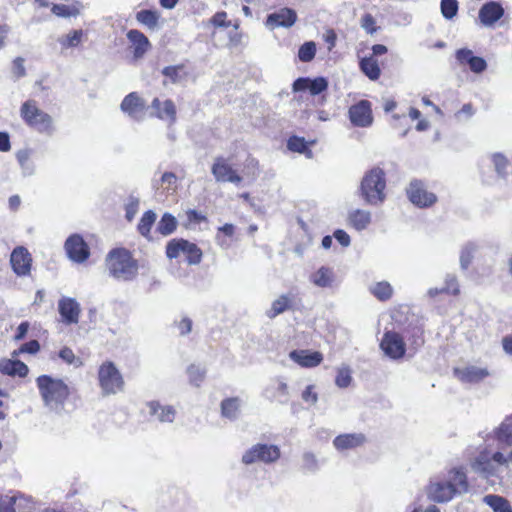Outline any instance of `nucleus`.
Here are the masks:
<instances>
[{
	"mask_svg": "<svg viewBox=\"0 0 512 512\" xmlns=\"http://www.w3.org/2000/svg\"><path fill=\"white\" fill-rule=\"evenodd\" d=\"M109 275L118 281H132L138 274V262L125 248L112 249L106 256Z\"/></svg>",
	"mask_w": 512,
	"mask_h": 512,
	"instance_id": "obj_1",
	"label": "nucleus"
},
{
	"mask_svg": "<svg viewBox=\"0 0 512 512\" xmlns=\"http://www.w3.org/2000/svg\"><path fill=\"white\" fill-rule=\"evenodd\" d=\"M36 383L45 406L51 411L61 413L70 394L64 381L41 375L36 379Z\"/></svg>",
	"mask_w": 512,
	"mask_h": 512,
	"instance_id": "obj_2",
	"label": "nucleus"
},
{
	"mask_svg": "<svg viewBox=\"0 0 512 512\" xmlns=\"http://www.w3.org/2000/svg\"><path fill=\"white\" fill-rule=\"evenodd\" d=\"M385 189L386 177L383 169L374 167L365 173L360 184V194L367 204H382L386 198Z\"/></svg>",
	"mask_w": 512,
	"mask_h": 512,
	"instance_id": "obj_3",
	"label": "nucleus"
},
{
	"mask_svg": "<svg viewBox=\"0 0 512 512\" xmlns=\"http://www.w3.org/2000/svg\"><path fill=\"white\" fill-rule=\"evenodd\" d=\"M98 379L100 387L106 395L116 394L124 386L122 375L112 362H106L100 366Z\"/></svg>",
	"mask_w": 512,
	"mask_h": 512,
	"instance_id": "obj_4",
	"label": "nucleus"
},
{
	"mask_svg": "<svg viewBox=\"0 0 512 512\" xmlns=\"http://www.w3.org/2000/svg\"><path fill=\"white\" fill-rule=\"evenodd\" d=\"M21 114L23 119L39 132L51 133L53 131L51 116L30 102H25L22 105Z\"/></svg>",
	"mask_w": 512,
	"mask_h": 512,
	"instance_id": "obj_5",
	"label": "nucleus"
},
{
	"mask_svg": "<svg viewBox=\"0 0 512 512\" xmlns=\"http://www.w3.org/2000/svg\"><path fill=\"white\" fill-rule=\"evenodd\" d=\"M280 449L276 445L256 444L242 456V462L249 465L256 461L272 463L280 458Z\"/></svg>",
	"mask_w": 512,
	"mask_h": 512,
	"instance_id": "obj_6",
	"label": "nucleus"
},
{
	"mask_svg": "<svg viewBox=\"0 0 512 512\" xmlns=\"http://www.w3.org/2000/svg\"><path fill=\"white\" fill-rule=\"evenodd\" d=\"M406 193L410 202L419 208L430 207L437 201L436 195L427 191L421 180H412L406 189Z\"/></svg>",
	"mask_w": 512,
	"mask_h": 512,
	"instance_id": "obj_7",
	"label": "nucleus"
},
{
	"mask_svg": "<svg viewBox=\"0 0 512 512\" xmlns=\"http://www.w3.org/2000/svg\"><path fill=\"white\" fill-rule=\"evenodd\" d=\"M120 109L132 120L140 122L145 118L148 106L137 92H131L122 100Z\"/></svg>",
	"mask_w": 512,
	"mask_h": 512,
	"instance_id": "obj_8",
	"label": "nucleus"
},
{
	"mask_svg": "<svg viewBox=\"0 0 512 512\" xmlns=\"http://www.w3.org/2000/svg\"><path fill=\"white\" fill-rule=\"evenodd\" d=\"M380 347L385 355L394 360L402 358L406 351L402 336L394 331L384 333Z\"/></svg>",
	"mask_w": 512,
	"mask_h": 512,
	"instance_id": "obj_9",
	"label": "nucleus"
},
{
	"mask_svg": "<svg viewBox=\"0 0 512 512\" xmlns=\"http://www.w3.org/2000/svg\"><path fill=\"white\" fill-rule=\"evenodd\" d=\"M64 247L68 258L73 262L83 263L90 256L89 247L79 234L68 237Z\"/></svg>",
	"mask_w": 512,
	"mask_h": 512,
	"instance_id": "obj_10",
	"label": "nucleus"
},
{
	"mask_svg": "<svg viewBox=\"0 0 512 512\" xmlns=\"http://www.w3.org/2000/svg\"><path fill=\"white\" fill-rule=\"evenodd\" d=\"M10 263L16 275L27 276L31 271L32 256L27 248L18 246L11 253Z\"/></svg>",
	"mask_w": 512,
	"mask_h": 512,
	"instance_id": "obj_11",
	"label": "nucleus"
},
{
	"mask_svg": "<svg viewBox=\"0 0 512 512\" xmlns=\"http://www.w3.org/2000/svg\"><path fill=\"white\" fill-rule=\"evenodd\" d=\"M58 312L65 325L77 324L81 313V306L76 299L63 296L58 301Z\"/></svg>",
	"mask_w": 512,
	"mask_h": 512,
	"instance_id": "obj_12",
	"label": "nucleus"
},
{
	"mask_svg": "<svg viewBox=\"0 0 512 512\" xmlns=\"http://www.w3.org/2000/svg\"><path fill=\"white\" fill-rule=\"evenodd\" d=\"M349 118L355 126H370L373 122L371 103L368 100H361L352 105L349 109Z\"/></svg>",
	"mask_w": 512,
	"mask_h": 512,
	"instance_id": "obj_13",
	"label": "nucleus"
},
{
	"mask_svg": "<svg viewBox=\"0 0 512 512\" xmlns=\"http://www.w3.org/2000/svg\"><path fill=\"white\" fill-rule=\"evenodd\" d=\"M211 172L217 182H231L238 184L242 178L223 157H217L212 165Z\"/></svg>",
	"mask_w": 512,
	"mask_h": 512,
	"instance_id": "obj_14",
	"label": "nucleus"
},
{
	"mask_svg": "<svg viewBox=\"0 0 512 512\" xmlns=\"http://www.w3.org/2000/svg\"><path fill=\"white\" fill-rule=\"evenodd\" d=\"M297 14L291 8H281L278 11L270 13L266 19V25L271 28L285 27L289 28L295 24Z\"/></svg>",
	"mask_w": 512,
	"mask_h": 512,
	"instance_id": "obj_15",
	"label": "nucleus"
},
{
	"mask_svg": "<svg viewBox=\"0 0 512 512\" xmlns=\"http://www.w3.org/2000/svg\"><path fill=\"white\" fill-rule=\"evenodd\" d=\"M472 469L484 478L499 477L500 468L490 459L487 452H481L471 463Z\"/></svg>",
	"mask_w": 512,
	"mask_h": 512,
	"instance_id": "obj_16",
	"label": "nucleus"
},
{
	"mask_svg": "<svg viewBox=\"0 0 512 512\" xmlns=\"http://www.w3.org/2000/svg\"><path fill=\"white\" fill-rule=\"evenodd\" d=\"M503 15V7L494 1L485 3L479 10V19L487 27L494 25Z\"/></svg>",
	"mask_w": 512,
	"mask_h": 512,
	"instance_id": "obj_17",
	"label": "nucleus"
},
{
	"mask_svg": "<svg viewBox=\"0 0 512 512\" xmlns=\"http://www.w3.org/2000/svg\"><path fill=\"white\" fill-rule=\"evenodd\" d=\"M148 414L161 423H172L176 416L175 409L170 405H162L158 401L147 403Z\"/></svg>",
	"mask_w": 512,
	"mask_h": 512,
	"instance_id": "obj_18",
	"label": "nucleus"
},
{
	"mask_svg": "<svg viewBox=\"0 0 512 512\" xmlns=\"http://www.w3.org/2000/svg\"><path fill=\"white\" fill-rule=\"evenodd\" d=\"M289 357L295 363L306 368L316 367L323 361V355L320 352L309 350H293L289 353Z\"/></svg>",
	"mask_w": 512,
	"mask_h": 512,
	"instance_id": "obj_19",
	"label": "nucleus"
},
{
	"mask_svg": "<svg viewBox=\"0 0 512 512\" xmlns=\"http://www.w3.org/2000/svg\"><path fill=\"white\" fill-rule=\"evenodd\" d=\"M366 437L362 433H349L338 435L333 440V445L338 451L355 449L364 444Z\"/></svg>",
	"mask_w": 512,
	"mask_h": 512,
	"instance_id": "obj_20",
	"label": "nucleus"
},
{
	"mask_svg": "<svg viewBox=\"0 0 512 512\" xmlns=\"http://www.w3.org/2000/svg\"><path fill=\"white\" fill-rule=\"evenodd\" d=\"M456 495L455 488L447 481L431 483L429 497L436 502H447Z\"/></svg>",
	"mask_w": 512,
	"mask_h": 512,
	"instance_id": "obj_21",
	"label": "nucleus"
},
{
	"mask_svg": "<svg viewBox=\"0 0 512 512\" xmlns=\"http://www.w3.org/2000/svg\"><path fill=\"white\" fill-rule=\"evenodd\" d=\"M454 374L458 379L465 383H478L489 375L486 368H480L477 366H468L463 369H455Z\"/></svg>",
	"mask_w": 512,
	"mask_h": 512,
	"instance_id": "obj_22",
	"label": "nucleus"
},
{
	"mask_svg": "<svg viewBox=\"0 0 512 512\" xmlns=\"http://www.w3.org/2000/svg\"><path fill=\"white\" fill-rule=\"evenodd\" d=\"M494 437L500 446H512V414L506 416L501 424L494 430Z\"/></svg>",
	"mask_w": 512,
	"mask_h": 512,
	"instance_id": "obj_23",
	"label": "nucleus"
},
{
	"mask_svg": "<svg viewBox=\"0 0 512 512\" xmlns=\"http://www.w3.org/2000/svg\"><path fill=\"white\" fill-rule=\"evenodd\" d=\"M310 281L319 288H331L335 282V273L333 269L321 266L310 275Z\"/></svg>",
	"mask_w": 512,
	"mask_h": 512,
	"instance_id": "obj_24",
	"label": "nucleus"
},
{
	"mask_svg": "<svg viewBox=\"0 0 512 512\" xmlns=\"http://www.w3.org/2000/svg\"><path fill=\"white\" fill-rule=\"evenodd\" d=\"M127 38L131 43H133L134 47V56L136 58L142 57L149 47L148 38L139 30L132 29L128 31Z\"/></svg>",
	"mask_w": 512,
	"mask_h": 512,
	"instance_id": "obj_25",
	"label": "nucleus"
},
{
	"mask_svg": "<svg viewBox=\"0 0 512 512\" xmlns=\"http://www.w3.org/2000/svg\"><path fill=\"white\" fill-rule=\"evenodd\" d=\"M447 482L455 488L456 494H463L468 491L469 485L466 473L462 468H454L449 472Z\"/></svg>",
	"mask_w": 512,
	"mask_h": 512,
	"instance_id": "obj_26",
	"label": "nucleus"
},
{
	"mask_svg": "<svg viewBox=\"0 0 512 512\" xmlns=\"http://www.w3.org/2000/svg\"><path fill=\"white\" fill-rule=\"evenodd\" d=\"M28 367L19 360H6L0 362V372L10 376L18 375L25 377L28 374Z\"/></svg>",
	"mask_w": 512,
	"mask_h": 512,
	"instance_id": "obj_27",
	"label": "nucleus"
},
{
	"mask_svg": "<svg viewBox=\"0 0 512 512\" xmlns=\"http://www.w3.org/2000/svg\"><path fill=\"white\" fill-rule=\"evenodd\" d=\"M294 297L291 294H283L272 302L270 310L267 311L266 315L273 319L277 315L285 312L291 308V303Z\"/></svg>",
	"mask_w": 512,
	"mask_h": 512,
	"instance_id": "obj_28",
	"label": "nucleus"
},
{
	"mask_svg": "<svg viewBox=\"0 0 512 512\" xmlns=\"http://www.w3.org/2000/svg\"><path fill=\"white\" fill-rule=\"evenodd\" d=\"M241 400L238 397L226 398L221 402V415L231 421L239 415Z\"/></svg>",
	"mask_w": 512,
	"mask_h": 512,
	"instance_id": "obj_29",
	"label": "nucleus"
},
{
	"mask_svg": "<svg viewBox=\"0 0 512 512\" xmlns=\"http://www.w3.org/2000/svg\"><path fill=\"white\" fill-rule=\"evenodd\" d=\"M266 395L270 400L286 404L289 400L288 386L285 382L279 381L275 387H268Z\"/></svg>",
	"mask_w": 512,
	"mask_h": 512,
	"instance_id": "obj_30",
	"label": "nucleus"
},
{
	"mask_svg": "<svg viewBox=\"0 0 512 512\" xmlns=\"http://www.w3.org/2000/svg\"><path fill=\"white\" fill-rule=\"evenodd\" d=\"M82 4L76 2L72 5L53 4L51 11L54 15L62 18L77 17L81 13Z\"/></svg>",
	"mask_w": 512,
	"mask_h": 512,
	"instance_id": "obj_31",
	"label": "nucleus"
},
{
	"mask_svg": "<svg viewBox=\"0 0 512 512\" xmlns=\"http://www.w3.org/2000/svg\"><path fill=\"white\" fill-rule=\"evenodd\" d=\"M349 221L358 231L364 230L371 222V214L368 211L357 209L350 213Z\"/></svg>",
	"mask_w": 512,
	"mask_h": 512,
	"instance_id": "obj_32",
	"label": "nucleus"
},
{
	"mask_svg": "<svg viewBox=\"0 0 512 512\" xmlns=\"http://www.w3.org/2000/svg\"><path fill=\"white\" fill-rule=\"evenodd\" d=\"M184 245L182 249V255L185 256V260L190 265H197L202 260V251L194 243H191L184 239Z\"/></svg>",
	"mask_w": 512,
	"mask_h": 512,
	"instance_id": "obj_33",
	"label": "nucleus"
},
{
	"mask_svg": "<svg viewBox=\"0 0 512 512\" xmlns=\"http://www.w3.org/2000/svg\"><path fill=\"white\" fill-rule=\"evenodd\" d=\"M483 502L487 504L494 512H512V508L507 499L499 495H486Z\"/></svg>",
	"mask_w": 512,
	"mask_h": 512,
	"instance_id": "obj_34",
	"label": "nucleus"
},
{
	"mask_svg": "<svg viewBox=\"0 0 512 512\" xmlns=\"http://www.w3.org/2000/svg\"><path fill=\"white\" fill-rule=\"evenodd\" d=\"M136 19L148 29L155 30L158 27L159 14L156 11L144 9L136 13Z\"/></svg>",
	"mask_w": 512,
	"mask_h": 512,
	"instance_id": "obj_35",
	"label": "nucleus"
},
{
	"mask_svg": "<svg viewBox=\"0 0 512 512\" xmlns=\"http://www.w3.org/2000/svg\"><path fill=\"white\" fill-rule=\"evenodd\" d=\"M360 68L363 73L371 80H377L381 71L377 61L373 57H366L360 61Z\"/></svg>",
	"mask_w": 512,
	"mask_h": 512,
	"instance_id": "obj_36",
	"label": "nucleus"
},
{
	"mask_svg": "<svg viewBox=\"0 0 512 512\" xmlns=\"http://www.w3.org/2000/svg\"><path fill=\"white\" fill-rule=\"evenodd\" d=\"M177 220L170 213H165L157 224V232L163 236L172 234L177 228Z\"/></svg>",
	"mask_w": 512,
	"mask_h": 512,
	"instance_id": "obj_37",
	"label": "nucleus"
},
{
	"mask_svg": "<svg viewBox=\"0 0 512 512\" xmlns=\"http://www.w3.org/2000/svg\"><path fill=\"white\" fill-rule=\"evenodd\" d=\"M84 36V31L81 29L72 30L65 36H62L58 39L59 44L62 48H76L82 42Z\"/></svg>",
	"mask_w": 512,
	"mask_h": 512,
	"instance_id": "obj_38",
	"label": "nucleus"
},
{
	"mask_svg": "<svg viewBox=\"0 0 512 512\" xmlns=\"http://www.w3.org/2000/svg\"><path fill=\"white\" fill-rule=\"evenodd\" d=\"M156 218H157V216H156V213L154 211H152V210L146 211L142 215V217H141V219H140V221L138 223V227H137L138 228V232L142 236H144L146 238H150L149 237L150 231H151V228H152L153 224L156 221Z\"/></svg>",
	"mask_w": 512,
	"mask_h": 512,
	"instance_id": "obj_39",
	"label": "nucleus"
},
{
	"mask_svg": "<svg viewBox=\"0 0 512 512\" xmlns=\"http://www.w3.org/2000/svg\"><path fill=\"white\" fill-rule=\"evenodd\" d=\"M369 291L380 301L390 299L393 293L392 286L386 281L377 282L370 286Z\"/></svg>",
	"mask_w": 512,
	"mask_h": 512,
	"instance_id": "obj_40",
	"label": "nucleus"
},
{
	"mask_svg": "<svg viewBox=\"0 0 512 512\" xmlns=\"http://www.w3.org/2000/svg\"><path fill=\"white\" fill-rule=\"evenodd\" d=\"M491 162L498 177L505 179L509 167L508 159L502 153H494L491 155Z\"/></svg>",
	"mask_w": 512,
	"mask_h": 512,
	"instance_id": "obj_41",
	"label": "nucleus"
},
{
	"mask_svg": "<svg viewBox=\"0 0 512 512\" xmlns=\"http://www.w3.org/2000/svg\"><path fill=\"white\" fill-rule=\"evenodd\" d=\"M190 384L199 387L205 379L206 370L198 365L192 364L187 368Z\"/></svg>",
	"mask_w": 512,
	"mask_h": 512,
	"instance_id": "obj_42",
	"label": "nucleus"
},
{
	"mask_svg": "<svg viewBox=\"0 0 512 512\" xmlns=\"http://www.w3.org/2000/svg\"><path fill=\"white\" fill-rule=\"evenodd\" d=\"M316 54V44L313 41L305 42L298 50V58L302 62H310Z\"/></svg>",
	"mask_w": 512,
	"mask_h": 512,
	"instance_id": "obj_43",
	"label": "nucleus"
},
{
	"mask_svg": "<svg viewBox=\"0 0 512 512\" xmlns=\"http://www.w3.org/2000/svg\"><path fill=\"white\" fill-rule=\"evenodd\" d=\"M184 239H172L166 246V256L169 259L178 258L182 255V249L184 245Z\"/></svg>",
	"mask_w": 512,
	"mask_h": 512,
	"instance_id": "obj_44",
	"label": "nucleus"
},
{
	"mask_svg": "<svg viewBox=\"0 0 512 512\" xmlns=\"http://www.w3.org/2000/svg\"><path fill=\"white\" fill-rule=\"evenodd\" d=\"M287 147L290 151L298 152V153H306L311 154V151L307 147V143L304 138L292 136L289 138L287 142Z\"/></svg>",
	"mask_w": 512,
	"mask_h": 512,
	"instance_id": "obj_45",
	"label": "nucleus"
},
{
	"mask_svg": "<svg viewBox=\"0 0 512 512\" xmlns=\"http://www.w3.org/2000/svg\"><path fill=\"white\" fill-rule=\"evenodd\" d=\"M477 246L474 243L466 244L460 255V265L462 269H467L473 258V253L476 251Z\"/></svg>",
	"mask_w": 512,
	"mask_h": 512,
	"instance_id": "obj_46",
	"label": "nucleus"
},
{
	"mask_svg": "<svg viewBox=\"0 0 512 512\" xmlns=\"http://www.w3.org/2000/svg\"><path fill=\"white\" fill-rule=\"evenodd\" d=\"M441 13L444 18L452 19L458 12L457 0H441Z\"/></svg>",
	"mask_w": 512,
	"mask_h": 512,
	"instance_id": "obj_47",
	"label": "nucleus"
},
{
	"mask_svg": "<svg viewBox=\"0 0 512 512\" xmlns=\"http://www.w3.org/2000/svg\"><path fill=\"white\" fill-rule=\"evenodd\" d=\"M59 357L67 364L79 367L82 365V361L79 357H76L72 349L64 347L59 351Z\"/></svg>",
	"mask_w": 512,
	"mask_h": 512,
	"instance_id": "obj_48",
	"label": "nucleus"
},
{
	"mask_svg": "<svg viewBox=\"0 0 512 512\" xmlns=\"http://www.w3.org/2000/svg\"><path fill=\"white\" fill-rule=\"evenodd\" d=\"M328 87V82L323 77H318L313 80L309 79L308 90L312 95H318L325 91Z\"/></svg>",
	"mask_w": 512,
	"mask_h": 512,
	"instance_id": "obj_49",
	"label": "nucleus"
},
{
	"mask_svg": "<svg viewBox=\"0 0 512 512\" xmlns=\"http://www.w3.org/2000/svg\"><path fill=\"white\" fill-rule=\"evenodd\" d=\"M352 381L351 370L348 367H344L338 370L335 383L340 388H346Z\"/></svg>",
	"mask_w": 512,
	"mask_h": 512,
	"instance_id": "obj_50",
	"label": "nucleus"
},
{
	"mask_svg": "<svg viewBox=\"0 0 512 512\" xmlns=\"http://www.w3.org/2000/svg\"><path fill=\"white\" fill-rule=\"evenodd\" d=\"M209 22L217 28H228L232 25V21L227 20V13L225 11L215 13Z\"/></svg>",
	"mask_w": 512,
	"mask_h": 512,
	"instance_id": "obj_51",
	"label": "nucleus"
},
{
	"mask_svg": "<svg viewBox=\"0 0 512 512\" xmlns=\"http://www.w3.org/2000/svg\"><path fill=\"white\" fill-rule=\"evenodd\" d=\"M161 111L164 114V120L168 119L171 124L176 121V107L172 100H165L163 102V107H161Z\"/></svg>",
	"mask_w": 512,
	"mask_h": 512,
	"instance_id": "obj_52",
	"label": "nucleus"
},
{
	"mask_svg": "<svg viewBox=\"0 0 512 512\" xmlns=\"http://www.w3.org/2000/svg\"><path fill=\"white\" fill-rule=\"evenodd\" d=\"M361 27L368 34H371V35L374 34L378 30V27L376 26V21H375L374 17L369 13L363 15V17L361 19Z\"/></svg>",
	"mask_w": 512,
	"mask_h": 512,
	"instance_id": "obj_53",
	"label": "nucleus"
},
{
	"mask_svg": "<svg viewBox=\"0 0 512 512\" xmlns=\"http://www.w3.org/2000/svg\"><path fill=\"white\" fill-rule=\"evenodd\" d=\"M475 57L470 49L462 48L456 51V59L461 65H470Z\"/></svg>",
	"mask_w": 512,
	"mask_h": 512,
	"instance_id": "obj_54",
	"label": "nucleus"
},
{
	"mask_svg": "<svg viewBox=\"0 0 512 512\" xmlns=\"http://www.w3.org/2000/svg\"><path fill=\"white\" fill-rule=\"evenodd\" d=\"M16 499V496L9 497L0 495V512H15L14 505Z\"/></svg>",
	"mask_w": 512,
	"mask_h": 512,
	"instance_id": "obj_55",
	"label": "nucleus"
},
{
	"mask_svg": "<svg viewBox=\"0 0 512 512\" xmlns=\"http://www.w3.org/2000/svg\"><path fill=\"white\" fill-rule=\"evenodd\" d=\"M24 58L16 57L12 63V71L17 79L22 78L26 75V69L24 66Z\"/></svg>",
	"mask_w": 512,
	"mask_h": 512,
	"instance_id": "obj_56",
	"label": "nucleus"
},
{
	"mask_svg": "<svg viewBox=\"0 0 512 512\" xmlns=\"http://www.w3.org/2000/svg\"><path fill=\"white\" fill-rule=\"evenodd\" d=\"M303 467L311 472L318 469V462L314 454L306 452L303 454Z\"/></svg>",
	"mask_w": 512,
	"mask_h": 512,
	"instance_id": "obj_57",
	"label": "nucleus"
},
{
	"mask_svg": "<svg viewBox=\"0 0 512 512\" xmlns=\"http://www.w3.org/2000/svg\"><path fill=\"white\" fill-rule=\"evenodd\" d=\"M139 200L135 197H130L128 203L126 204V218L128 221H131L138 211Z\"/></svg>",
	"mask_w": 512,
	"mask_h": 512,
	"instance_id": "obj_58",
	"label": "nucleus"
},
{
	"mask_svg": "<svg viewBox=\"0 0 512 512\" xmlns=\"http://www.w3.org/2000/svg\"><path fill=\"white\" fill-rule=\"evenodd\" d=\"M302 399L306 403H310L312 405L316 404L318 401V395L314 391V385H308L305 390L302 392Z\"/></svg>",
	"mask_w": 512,
	"mask_h": 512,
	"instance_id": "obj_59",
	"label": "nucleus"
},
{
	"mask_svg": "<svg viewBox=\"0 0 512 512\" xmlns=\"http://www.w3.org/2000/svg\"><path fill=\"white\" fill-rule=\"evenodd\" d=\"M445 283H446V285L444 287L445 292L451 293L453 295H457L459 293L458 282L454 275H447Z\"/></svg>",
	"mask_w": 512,
	"mask_h": 512,
	"instance_id": "obj_60",
	"label": "nucleus"
},
{
	"mask_svg": "<svg viewBox=\"0 0 512 512\" xmlns=\"http://www.w3.org/2000/svg\"><path fill=\"white\" fill-rule=\"evenodd\" d=\"M180 70V66H167L162 70V74L169 78L172 82H177L179 80Z\"/></svg>",
	"mask_w": 512,
	"mask_h": 512,
	"instance_id": "obj_61",
	"label": "nucleus"
},
{
	"mask_svg": "<svg viewBox=\"0 0 512 512\" xmlns=\"http://www.w3.org/2000/svg\"><path fill=\"white\" fill-rule=\"evenodd\" d=\"M40 350V344L37 340H31L25 344H23L20 348L18 353H29V354H35Z\"/></svg>",
	"mask_w": 512,
	"mask_h": 512,
	"instance_id": "obj_62",
	"label": "nucleus"
},
{
	"mask_svg": "<svg viewBox=\"0 0 512 512\" xmlns=\"http://www.w3.org/2000/svg\"><path fill=\"white\" fill-rule=\"evenodd\" d=\"M469 67L474 73H482L486 70L487 63L483 58L476 56Z\"/></svg>",
	"mask_w": 512,
	"mask_h": 512,
	"instance_id": "obj_63",
	"label": "nucleus"
},
{
	"mask_svg": "<svg viewBox=\"0 0 512 512\" xmlns=\"http://www.w3.org/2000/svg\"><path fill=\"white\" fill-rule=\"evenodd\" d=\"M334 237L343 247L350 245V236L344 230H336L334 232Z\"/></svg>",
	"mask_w": 512,
	"mask_h": 512,
	"instance_id": "obj_64",
	"label": "nucleus"
}]
</instances>
